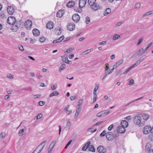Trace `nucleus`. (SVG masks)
Returning a JSON list of instances; mask_svg holds the SVG:
<instances>
[{
    "instance_id": "obj_6",
    "label": "nucleus",
    "mask_w": 153,
    "mask_h": 153,
    "mask_svg": "<svg viewBox=\"0 0 153 153\" xmlns=\"http://www.w3.org/2000/svg\"><path fill=\"white\" fill-rule=\"evenodd\" d=\"M7 22L10 25L15 24L16 22L15 18L13 16H9L8 17Z\"/></svg>"
},
{
    "instance_id": "obj_64",
    "label": "nucleus",
    "mask_w": 153,
    "mask_h": 153,
    "mask_svg": "<svg viewBox=\"0 0 153 153\" xmlns=\"http://www.w3.org/2000/svg\"><path fill=\"white\" fill-rule=\"evenodd\" d=\"M5 136V133H2L0 134V136L2 138H4Z\"/></svg>"
},
{
    "instance_id": "obj_41",
    "label": "nucleus",
    "mask_w": 153,
    "mask_h": 153,
    "mask_svg": "<svg viewBox=\"0 0 153 153\" xmlns=\"http://www.w3.org/2000/svg\"><path fill=\"white\" fill-rule=\"evenodd\" d=\"M143 39H144L143 37H142L139 39L138 40V42L137 43V46L139 45L143 41Z\"/></svg>"
},
{
    "instance_id": "obj_50",
    "label": "nucleus",
    "mask_w": 153,
    "mask_h": 153,
    "mask_svg": "<svg viewBox=\"0 0 153 153\" xmlns=\"http://www.w3.org/2000/svg\"><path fill=\"white\" fill-rule=\"evenodd\" d=\"M146 56H143L141 57L139 60H138V61L140 63L141 62H142L144 58H146Z\"/></svg>"
},
{
    "instance_id": "obj_31",
    "label": "nucleus",
    "mask_w": 153,
    "mask_h": 153,
    "mask_svg": "<svg viewBox=\"0 0 153 153\" xmlns=\"http://www.w3.org/2000/svg\"><path fill=\"white\" fill-rule=\"evenodd\" d=\"M81 108V107H78L77 108L76 110V113L75 114V116H78V114L79 113Z\"/></svg>"
},
{
    "instance_id": "obj_29",
    "label": "nucleus",
    "mask_w": 153,
    "mask_h": 153,
    "mask_svg": "<svg viewBox=\"0 0 153 153\" xmlns=\"http://www.w3.org/2000/svg\"><path fill=\"white\" fill-rule=\"evenodd\" d=\"M74 2L73 1H70L67 4V6L69 7H71L73 6L74 4Z\"/></svg>"
},
{
    "instance_id": "obj_10",
    "label": "nucleus",
    "mask_w": 153,
    "mask_h": 153,
    "mask_svg": "<svg viewBox=\"0 0 153 153\" xmlns=\"http://www.w3.org/2000/svg\"><path fill=\"white\" fill-rule=\"evenodd\" d=\"M117 131V132L119 133H124L126 131L125 128L121 125V126H120L118 127Z\"/></svg>"
},
{
    "instance_id": "obj_58",
    "label": "nucleus",
    "mask_w": 153,
    "mask_h": 153,
    "mask_svg": "<svg viewBox=\"0 0 153 153\" xmlns=\"http://www.w3.org/2000/svg\"><path fill=\"white\" fill-rule=\"evenodd\" d=\"M45 40V38L43 37H40V38L39 39V41L40 42H44V41Z\"/></svg>"
},
{
    "instance_id": "obj_19",
    "label": "nucleus",
    "mask_w": 153,
    "mask_h": 153,
    "mask_svg": "<svg viewBox=\"0 0 153 153\" xmlns=\"http://www.w3.org/2000/svg\"><path fill=\"white\" fill-rule=\"evenodd\" d=\"M70 105H68L65 106L64 110L67 112V114L68 115H69L72 113V111L71 110H68V108L69 107Z\"/></svg>"
},
{
    "instance_id": "obj_36",
    "label": "nucleus",
    "mask_w": 153,
    "mask_h": 153,
    "mask_svg": "<svg viewBox=\"0 0 153 153\" xmlns=\"http://www.w3.org/2000/svg\"><path fill=\"white\" fill-rule=\"evenodd\" d=\"M62 60L65 63H66V61L68 59V56L67 55H65L62 57Z\"/></svg>"
},
{
    "instance_id": "obj_45",
    "label": "nucleus",
    "mask_w": 153,
    "mask_h": 153,
    "mask_svg": "<svg viewBox=\"0 0 153 153\" xmlns=\"http://www.w3.org/2000/svg\"><path fill=\"white\" fill-rule=\"evenodd\" d=\"M92 50V49H90L88 50H87L86 51H85L83 53H84V54H88V53L90 52Z\"/></svg>"
},
{
    "instance_id": "obj_17",
    "label": "nucleus",
    "mask_w": 153,
    "mask_h": 153,
    "mask_svg": "<svg viewBox=\"0 0 153 153\" xmlns=\"http://www.w3.org/2000/svg\"><path fill=\"white\" fill-rule=\"evenodd\" d=\"M13 26L12 27V30H13V31L16 32L17 31L19 28L18 25L17 23H15V24L13 25Z\"/></svg>"
},
{
    "instance_id": "obj_27",
    "label": "nucleus",
    "mask_w": 153,
    "mask_h": 153,
    "mask_svg": "<svg viewBox=\"0 0 153 153\" xmlns=\"http://www.w3.org/2000/svg\"><path fill=\"white\" fill-rule=\"evenodd\" d=\"M59 94V93L57 91H53L49 95V97H51L54 96H57Z\"/></svg>"
},
{
    "instance_id": "obj_8",
    "label": "nucleus",
    "mask_w": 153,
    "mask_h": 153,
    "mask_svg": "<svg viewBox=\"0 0 153 153\" xmlns=\"http://www.w3.org/2000/svg\"><path fill=\"white\" fill-rule=\"evenodd\" d=\"M32 22L31 20H27L25 23V26L27 29L30 30L32 27Z\"/></svg>"
},
{
    "instance_id": "obj_57",
    "label": "nucleus",
    "mask_w": 153,
    "mask_h": 153,
    "mask_svg": "<svg viewBox=\"0 0 153 153\" xmlns=\"http://www.w3.org/2000/svg\"><path fill=\"white\" fill-rule=\"evenodd\" d=\"M42 117V114H39L36 117V119L38 120L41 118Z\"/></svg>"
},
{
    "instance_id": "obj_49",
    "label": "nucleus",
    "mask_w": 153,
    "mask_h": 153,
    "mask_svg": "<svg viewBox=\"0 0 153 153\" xmlns=\"http://www.w3.org/2000/svg\"><path fill=\"white\" fill-rule=\"evenodd\" d=\"M64 37L63 36H61L59 38L57 39V41L59 42L63 40L64 39Z\"/></svg>"
},
{
    "instance_id": "obj_42",
    "label": "nucleus",
    "mask_w": 153,
    "mask_h": 153,
    "mask_svg": "<svg viewBox=\"0 0 153 153\" xmlns=\"http://www.w3.org/2000/svg\"><path fill=\"white\" fill-rule=\"evenodd\" d=\"M116 68H117L114 65H113V68L112 69H109L108 73H109V74H111L113 72L114 70Z\"/></svg>"
},
{
    "instance_id": "obj_5",
    "label": "nucleus",
    "mask_w": 153,
    "mask_h": 153,
    "mask_svg": "<svg viewBox=\"0 0 153 153\" xmlns=\"http://www.w3.org/2000/svg\"><path fill=\"white\" fill-rule=\"evenodd\" d=\"M46 143V141H44L41 143L36 149L35 151L33 153H34V152L36 151H38V153L40 152L42 150L44 147Z\"/></svg>"
},
{
    "instance_id": "obj_20",
    "label": "nucleus",
    "mask_w": 153,
    "mask_h": 153,
    "mask_svg": "<svg viewBox=\"0 0 153 153\" xmlns=\"http://www.w3.org/2000/svg\"><path fill=\"white\" fill-rule=\"evenodd\" d=\"M71 122L69 121H68L66 123V127H65V129L66 131H68L69 129L71 127Z\"/></svg>"
},
{
    "instance_id": "obj_43",
    "label": "nucleus",
    "mask_w": 153,
    "mask_h": 153,
    "mask_svg": "<svg viewBox=\"0 0 153 153\" xmlns=\"http://www.w3.org/2000/svg\"><path fill=\"white\" fill-rule=\"evenodd\" d=\"M24 131H25V130L23 129H21L19 131V136H22L23 135V134Z\"/></svg>"
},
{
    "instance_id": "obj_30",
    "label": "nucleus",
    "mask_w": 153,
    "mask_h": 153,
    "mask_svg": "<svg viewBox=\"0 0 153 153\" xmlns=\"http://www.w3.org/2000/svg\"><path fill=\"white\" fill-rule=\"evenodd\" d=\"M143 48H142L139 50L138 51L137 54V55H141L145 53Z\"/></svg>"
},
{
    "instance_id": "obj_48",
    "label": "nucleus",
    "mask_w": 153,
    "mask_h": 153,
    "mask_svg": "<svg viewBox=\"0 0 153 153\" xmlns=\"http://www.w3.org/2000/svg\"><path fill=\"white\" fill-rule=\"evenodd\" d=\"M85 21L87 24H88L90 22V18L88 16H87L85 18Z\"/></svg>"
},
{
    "instance_id": "obj_60",
    "label": "nucleus",
    "mask_w": 153,
    "mask_h": 153,
    "mask_svg": "<svg viewBox=\"0 0 153 153\" xmlns=\"http://www.w3.org/2000/svg\"><path fill=\"white\" fill-rule=\"evenodd\" d=\"M103 122V121L98 122L96 124H95L93 126V127L94 126H95L96 125H97V126L99 125H100V124H101V123H102Z\"/></svg>"
},
{
    "instance_id": "obj_2",
    "label": "nucleus",
    "mask_w": 153,
    "mask_h": 153,
    "mask_svg": "<svg viewBox=\"0 0 153 153\" xmlns=\"http://www.w3.org/2000/svg\"><path fill=\"white\" fill-rule=\"evenodd\" d=\"M142 118L141 117L138 115L136 116L134 119V123L139 126H142L143 123L141 121Z\"/></svg>"
},
{
    "instance_id": "obj_28",
    "label": "nucleus",
    "mask_w": 153,
    "mask_h": 153,
    "mask_svg": "<svg viewBox=\"0 0 153 153\" xmlns=\"http://www.w3.org/2000/svg\"><path fill=\"white\" fill-rule=\"evenodd\" d=\"M111 12V10L109 8H107L105 12L104 13L103 15L105 16L107 15Z\"/></svg>"
},
{
    "instance_id": "obj_24",
    "label": "nucleus",
    "mask_w": 153,
    "mask_h": 153,
    "mask_svg": "<svg viewBox=\"0 0 153 153\" xmlns=\"http://www.w3.org/2000/svg\"><path fill=\"white\" fill-rule=\"evenodd\" d=\"M88 150L93 152H94L95 149L94 146L92 145H89L88 146Z\"/></svg>"
},
{
    "instance_id": "obj_62",
    "label": "nucleus",
    "mask_w": 153,
    "mask_h": 153,
    "mask_svg": "<svg viewBox=\"0 0 153 153\" xmlns=\"http://www.w3.org/2000/svg\"><path fill=\"white\" fill-rule=\"evenodd\" d=\"M122 72L123 71L122 70H120L117 72L116 74L117 76L119 74H121L122 73Z\"/></svg>"
},
{
    "instance_id": "obj_40",
    "label": "nucleus",
    "mask_w": 153,
    "mask_h": 153,
    "mask_svg": "<svg viewBox=\"0 0 153 153\" xmlns=\"http://www.w3.org/2000/svg\"><path fill=\"white\" fill-rule=\"evenodd\" d=\"M106 131L104 130L102 131V132L100 134V137H102L105 136V135H106L107 134Z\"/></svg>"
},
{
    "instance_id": "obj_56",
    "label": "nucleus",
    "mask_w": 153,
    "mask_h": 153,
    "mask_svg": "<svg viewBox=\"0 0 153 153\" xmlns=\"http://www.w3.org/2000/svg\"><path fill=\"white\" fill-rule=\"evenodd\" d=\"M107 41H103L102 42H101L99 43V44L100 45H102L105 44Z\"/></svg>"
},
{
    "instance_id": "obj_52",
    "label": "nucleus",
    "mask_w": 153,
    "mask_h": 153,
    "mask_svg": "<svg viewBox=\"0 0 153 153\" xmlns=\"http://www.w3.org/2000/svg\"><path fill=\"white\" fill-rule=\"evenodd\" d=\"M140 6V3H137L136 4L135 6V8L137 9L139 8Z\"/></svg>"
},
{
    "instance_id": "obj_46",
    "label": "nucleus",
    "mask_w": 153,
    "mask_h": 153,
    "mask_svg": "<svg viewBox=\"0 0 153 153\" xmlns=\"http://www.w3.org/2000/svg\"><path fill=\"white\" fill-rule=\"evenodd\" d=\"M54 144L53 142H52L51 143L49 147V149H51V150L53 149V146H54Z\"/></svg>"
},
{
    "instance_id": "obj_33",
    "label": "nucleus",
    "mask_w": 153,
    "mask_h": 153,
    "mask_svg": "<svg viewBox=\"0 0 153 153\" xmlns=\"http://www.w3.org/2000/svg\"><path fill=\"white\" fill-rule=\"evenodd\" d=\"M142 116L145 120H147L149 118V115L145 114H143Z\"/></svg>"
},
{
    "instance_id": "obj_26",
    "label": "nucleus",
    "mask_w": 153,
    "mask_h": 153,
    "mask_svg": "<svg viewBox=\"0 0 153 153\" xmlns=\"http://www.w3.org/2000/svg\"><path fill=\"white\" fill-rule=\"evenodd\" d=\"M145 151L146 152H149L150 150H151L150 149V144L149 143H147L146 146H145Z\"/></svg>"
},
{
    "instance_id": "obj_39",
    "label": "nucleus",
    "mask_w": 153,
    "mask_h": 153,
    "mask_svg": "<svg viewBox=\"0 0 153 153\" xmlns=\"http://www.w3.org/2000/svg\"><path fill=\"white\" fill-rule=\"evenodd\" d=\"M93 127L88 128L87 129V131H90L91 133H93V132H95L96 131V130H97L96 128L95 129H94V130H91L92 129H93Z\"/></svg>"
},
{
    "instance_id": "obj_22",
    "label": "nucleus",
    "mask_w": 153,
    "mask_h": 153,
    "mask_svg": "<svg viewBox=\"0 0 153 153\" xmlns=\"http://www.w3.org/2000/svg\"><path fill=\"white\" fill-rule=\"evenodd\" d=\"M46 27L48 29H51L53 27V23L52 22H48L46 25Z\"/></svg>"
},
{
    "instance_id": "obj_63",
    "label": "nucleus",
    "mask_w": 153,
    "mask_h": 153,
    "mask_svg": "<svg viewBox=\"0 0 153 153\" xmlns=\"http://www.w3.org/2000/svg\"><path fill=\"white\" fill-rule=\"evenodd\" d=\"M152 12L153 11H152L150 12H147V13H145V14L144 15H143V16H146V15H150L151 14L153 13Z\"/></svg>"
},
{
    "instance_id": "obj_34",
    "label": "nucleus",
    "mask_w": 153,
    "mask_h": 153,
    "mask_svg": "<svg viewBox=\"0 0 153 153\" xmlns=\"http://www.w3.org/2000/svg\"><path fill=\"white\" fill-rule=\"evenodd\" d=\"M66 65L65 64H63L61 65L60 67L59 68V71L60 72H61V71L63 70L65 67Z\"/></svg>"
},
{
    "instance_id": "obj_9",
    "label": "nucleus",
    "mask_w": 153,
    "mask_h": 153,
    "mask_svg": "<svg viewBox=\"0 0 153 153\" xmlns=\"http://www.w3.org/2000/svg\"><path fill=\"white\" fill-rule=\"evenodd\" d=\"M97 149L98 152L100 153H105L106 151V149L102 146H99Z\"/></svg>"
},
{
    "instance_id": "obj_44",
    "label": "nucleus",
    "mask_w": 153,
    "mask_h": 153,
    "mask_svg": "<svg viewBox=\"0 0 153 153\" xmlns=\"http://www.w3.org/2000/svg\"><path fill=\"white\" fill-rule=\"evenodd\" d=\"M61 28H59V30H56L55 33L57 35H59L61 33Z\"/></svg>"
},
{
    "instance_id": "obj_61",
    "label": "nucleus",
    "mask_w": 153,
    "mask_h": 153,
    "mask_svg": "<svg viewBox=\"0 0 153 153\" xmlns=\"http://www.w3.org/2000/svg\"><path fill=\"white\" fill-rule=\"evenodd\" d=\"M99 87V85H96L94 88V91H95L97 92V90L98 89V88Z\"/></svg>"
},
{
    "instance_id": "obj_25",
    "label": "nucleus",
    "mask_w": 153,
    "mask_h": 153,
    "mask_svg": "<svg viewBox=\"0 0 153 153\" xmlns=\"http://www.w3.org/2000/svg\"><path fill=\"white\" fill-rule=\"evenodd\" d=\"M91 143L90 141L88 142L87 143L85 144V145L82 147V149L83 151H85L87 148H88V145L90 144Z\"/></svg>"
},
{
    "instance_id": "obj_1",
    "label": "nucleus",
    "mask_w": 153,
    "mask_h": 153,
    "mask_svg": "<svg viewBox=\"0 0 153 153\" xmlns=\"http://www.w3.org/2000/svg\"><path fill=\"white\" fill-rule=\"evenodd\" d=\"M96 0H88L89 4L91 6V8L94 10H97L101 8L99 5L95 3Z\"/></svg>"
},
{
    "instance_id": "obj_7",
    "label": "nucleus",
    "mask_w": 153,
    "mask_h": 153,
    "mask_svg": "<svg viewBox=\"0 0 153 153\" xmlns=\"http://www.w3.org/2000/svg\"><path fill=\"white\" fill-rule=\"evenodd\" d=\"M106 137L109 141H111L114 138V135L111 132H108L107 133Z\"/></svg>"
},
{
    "instance_id": "obj_15",
    "label": "nucleus",
    "mask_w": 153,
    "mask_h": 153,
    "mask_svg": "<svg viewBox=\"0 0 153 153\" xmlns=\"http://www.w3.org/2000/svg\"><path fill=\"white\" fill-rule=\"evenodd\" d=\"M65 13L64 10H59L56 13V16L57 17L60 18Z\"/></svg>"
},
{
    "instance_id": "obj_47",
    "label": "nucleus",
    "mask_w": 153,
    "mask_h": 153,
    "mask_svg": "<svg viewBox=\"0 0 153 153\" xmlns=\"http://www.w3.org/2000/svg\"><path fill=\"white\" fill-rule=\"evenodd\" d=\"M45 102L43 101H40L39 102V105L40 106H43L45 105Z\"/></svg>"
},
{
    "instance_id": "obj_55",
    "label": "nucleus",
    "mask_w": 153,
    "mask_h": 153,
    "mask_svg": "<svg viewBox=\"0 0 153 153\" xmlns=\"http://www.w3.org/2000/svg\"><path fill=\"white\" fill-rule=\"evenodd\" d=\"M74 49L72 48H70L67 49L65 52H67V53H70Z\"/></svg>"
},
{
    "instance_id": "obj_51",
    "label": "nucleus",
    "mask_w": 153,
    "mask_h": 153,
    "mask_svg": "<svg viewBox=\"0 0 153 153\" xmlns=\"http://www.w3.org/2000/svg\"><path fill=\"white\" fill-rule=\"evenodd\" d=\"M146 56H143L141 57L139 60H138V61L140 63L141 62H142L144 58H146Z\"/></svg>"
},
{
    "instance_id": "obj_3",
    "label": "nucleus",
    "mask_w": 153,
    "mask_h": 153,
    "mask_svg": "<svg viewBox=\"0 0 153 153\" xmlns=\"http://www.w3.org/2000/svg\"><path fill=\"white\" fill-rule=\"evenodd\" d=\"M110 113V111L108 110L102 111L97 113L96 116L99 118L104 117Z\"/></svg>"
},
{
    "instance_id": "obj_37",
    "label": "nucleus",
    "mask_w": 153,
    "mask_h": 153,
    "mask_svg": "<svg viewBox=\"0 0 153 153\" xmlns=\"http://www.w3.org/2000/svg\"><path fill=\"white\" fill-rule=\"evenodd\" d=\"M120 37V36L118 34H116L114 36L113 39L115 40L119 39Z\"/></svg>"
},
{
    "instance_id": "obj_12",
    "label": "nucleus",
    "mask_w": 153,
    "mask_h": 153,
    "mask_svg": "<svg viewBox=\"0 0 153 153\" xmlns=\"http://www.w3.org/2000/svg\"><path fill=\"white\" fill-rule=\"evenodd\" d=\"M80 17L77 14L74 15L72 17V20L75 22H78L80 19Z\"/></svg>"
},
{
    "instance_id": "obj_13",
    "label": "nucleus",
    "mask_w": 153,
    "mask_h": 153,
    "mask_svg": "<svg viewBox=\"0 0 153 153\" xmlns=\"http://www.w3.org/2000/svg\"><path fill=\"white\" fill-rule=\"evenodd\" d=\"M86 3V0H79V7L82 8L85 6Z\"/></svg>"
},
{
    "instance_id": "obj_53",
    "label": "nucleus",
    "mask_w": 153,
    "mask_h": 153,
    "mask_svg": "<svg viewBox=\"0 0 153 153\" xmlns=\"http://www.w3.org/2000/svg\"><path fill=\"white\" fill-rule=\"evenodd\" d=\"M114 126V125L113 124H112L111 125H110L109 127L108 128V130L109 131H111L113 128Z\"/></svg>"
},
{
    "instance_id": "obj_11",
    "label": "nucleus",
    "mask_w": 153,
    "mask_h": 153,
    "mask_svg": "<svg viewBox=\"0 0 153 153\" xmlns=\"http://www.w3.org/2000/svg\"><path fill=\"white\" fill-rule=\"evenodd\" d=\"M7 10L9 14L12 15L14 12L15 8L12 6H9L8 7Z\"/></svg>"
},
{
    "instance_id": "obj_23",
    "label": "nucleus",
    "mask_w": 153,
    "mask_h": 153,
    "mask_svg": "<svg viewBox=\"0 0 153 153\" xmlns=\"http://www.w3.org/2000/svg\"><path fill=\"white\" fill-rule=\"evenodd\" d=\"M110 74L109 73H108V72H105V73L102 74L101 76H100V79L102 80H103L108 75Z\"/></svg>"
},
{
    "instance_id": "obj_59",
    "label": "nucleus",
    "mask_w": 153,
    "mask_h": 153,
    "mask_svg": "<svg viewBox=\"0 0 153 153\" xmlns=\"http://www.w3.org/2000/svg\"><path fill=\"white\" fill-rule=\"evenodd\" d=\"M41 95L40 94H37L34 96L35 98H38L40 97Z\"/></svg>"
},
{
    "instance_id": "obj_21",
    "label": "nucleus",
    "mask_w": 153,
    "mask_h": 153,
    "mask_svg": "<svg viewBox=\"0 0 153 153\" xmlns=\"http://www.w3.org/2000/svg\"><path fill=\"white\" fill-rule=\"evenodd\" d=\"M124 60L123 59H122L120 60L117 62L114 65L117 68V67L120 65L123 62Z\"/></svg>"
},
{
    "instance_id": "obj_54",
    "label": "nucleus",
    "mask_w": 153,
    "mask_h": 153,
    "mask_svg": "<svg viewBox=\"0 0 153 153\" xmlns=\"http://www.w3.org/2000/svg\"><path fill=\"white\" fill-rule=\"evenodd\" d=\"M72 142V140H70L66 144V146L65 147V148L67 149V148L68 146L71 144Z\"/></svg>"
},
{
    "instance_id": "obj_16",
    "label": "nucleus",
    "mask_w": 153,
    "mask_h": 153,
    "mask_svg": "<svg viewBox=\"0 0 153 153\" xmlns=\"http://www.w3.org/2000/svg\"><path fill=\"white\" fill-rule=\"evenodd\" d=\"M33 33L34 36H37L39 35L40 32L37 29H34L33 30Z\"/></svg>"
},
{
    "instance_id": "obj_32",
    "label": "nucleus",
    "mask_w": 153,
    "mask_h": 153,
    "mask_svg": "<svg viewBox=\"0 0 153 153\" xmlns=\"http://www.w3.org/2000/svg\"><path fill=\"white\" fill-rule=\"evenodd\" d=\"M143 98V97H140V98H138L136 100H133L132 101H131V102H129V103H128V104H127L126 105V107H128L129 106V105L131 103L134 102L135 101H137L138 100H140L142 98Z\"/></svg>"
},
{
    "instance_id": "obj_18",
    "label": "nucleus",
    "mask_w": 153,
    "mask_h": 153,
    "mask_svg": "<svg viewBox=\"0 0 153 153\" xmlns=\"http://www.w3.org/2000/svg\"><path fill=\"white\" fill-rule=\"evenodd\" d=\"M121 125L125 128H127L128 126L127 122L126 120H123L121 123Z\"/></svg>"
},
{
    "instance_id": "obj_35",
    "label": "nucleus",
    "mask_w": 153,
    "mask_h": 153,
    "mask_svg": "<svg viewBox=\"0 0 153 153\" xmlns=\"http://www.w3.org/2000/svg\"><path fill=\"white\" fill-rule=\"evenodd\" d=\"M105 72H109V64H105Z\"/></svg>"
},
{
    "instance_id": "obj_14",
    "label": "nucleus",
    "mask_w": 153,
    "mask_h": 153,
    "mask_svg": "<svg viewBox=\"0 0 153 153\" xmlns=\"http://www.w3.org/2000/svg\"><path fill=\"white\" fill-rule=\"evenodd\" d=\"M68 30L70 31H72L75 29V25L70 23L67 26Z\"/></svg>"
},
{
    "instance_id": "obj_4",
    "label": "nucleus",
    "mask_w": 153,
    "mask_h": 153,
    "mask_svg": "<svg viewBox=\"0 0 153 153\" xmlns=\"http://www.w3.org/2000/svg\"><path fill=\"white\" fill-rule=\"evenodd\" d=\"M143 133L145 134H147L150 133H153V126L151 127L150 126H147L144 127Z\"/></svg>"
},
{
    "instance_id": "obj_38",
    "label": "nucleus",
    "mask_w": 153,
    "mask_h": 153,
    "mask_svg": "<svg viewBox=\"0 0 153 153\" xmlns=\"http://www.w3.org/2000/svg\"><path fill=\"white\" fill-rule=\"evenodd\" d=\"M83 102V100L81 99L79 100L78 103L77 107H81V106Z\"/></svg>"
}]
</instances>
